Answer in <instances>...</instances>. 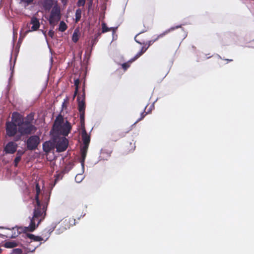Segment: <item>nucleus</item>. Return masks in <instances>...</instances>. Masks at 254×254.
<instances>
[{
    "label": "nucleus",
    "instance_id": "obj_1",
    "mask_svg": "<svg viewBox=\"0 0 254 254\" xmlns=\"http://www.w3.org/2000/svg\"><path fill=\"white\" fill-rule=\"evenodd\" d=\"M71 129L70 123L67 120L65 121L61 114H59L56 118L50 133V135L65 137L68 135Z\"/></svg>",
    "mask_w": 254,
    "mask_h": 254
},
{
    "label": "nucleus",
    "instance_id": "obj_2",
    "mask_svg": "<svg viewBox=\"0 0 254 254\" xmlns=\"http://www.w3.org/2000/svg\"><path fill=\"white\" fill-rule=\"evenodd\" d=\"M35 190L36 192L35 195L36 205L34 209L33 216L30 218V220L35 222V224L37 226H38L41 221L44 218L46 211H43V207L41 205L39 196L41 192V189L38 183L36 184Z\"/></svg>",
    "mask_w": 254,
    "mask_h": 254
},
{
    "label": "nucleus",
    "instance_id": "obj_3",
    "mask_svg": "<svg viewBox=\"0 0 254 254\" xmlns=\"http://www.w3.org/2000/svg\"><path fill=\"white\" fill-rule=\"evenodd\" d=\"M37 130L36 127L33 125H25V123L22 122V123L18 126V131L20 134L16 135L14 140L17 141L21 139L22 135L31 134Z\"/></svg>",
    "mask_w": 254,
    "mask_h": 254
},
{
    "label": "nucleus",
    "instance_id": "obj_4",
    "mask_svg": "<svg viewBox=\"0 0 254 254\" xmlns=\"http://www.w3.org/2000/svg\"><path fill=\"white\" fill-rule=\"evenodd\" d=\"M55 143V148L58 152L65 151L68 146V140L65 136L51 135Z\"/></svg>",
    "mask_w": 254,
    "mask_h": 254
},
{
    "label": "nucleus",
    "instance_id": "obj_5",
    "mask_svg": "<svg viewBox=\"0 0 254 254\" xmlns=\"http://www.w3.org/2000/svg\"><path fill=\"white\" fill-rule=\"evenodd\" d=\"M25 142L27 150L30 151L35 150L37 148L40 143V136L37 135H31Z\"/></svg>",
    "mask_w": 254,
    "mask_h": 254
},
{
    "label": "nucleus",
    "instance_id": "obj_6",
    "mask_svg": "<svg viewBox=\"0 0 254 254\" xmlns=\"http://www.w3.org/2000/svg\"><path fill=\"white\" fill-rule=\"evenodd\" d=\"M61 18V10L60 8L55 6L52 9L48 19L49 22L51 25L53 26V28L60 20Z\"/></svg>",
    "mask_w": 254,
    "mask_h": 254
},
{
    "label": "nucleus",
    "instance_id": "obj_7",
    "mask_svg": "<svg viewBox=\"0 0 254 254\" xmlns=\"http://www.w3.org/2000/svg\"><path fill=\"white\" fill-rule=\"evenodd\" d=\"M77 108L79 112V118L81 123H85V110L86 108L85 101L81 100V97L78 96L77 98Z\"/></svg>",
    "mask_w": 254,
    "mask_h": 254
},
{
    "label": "nucleus",
    "instance_id": "obj_8",
    "mask_svg": "<svg viewBox=\"0 0 254 254\" xmlns=\"http://www.w3.org/2000/svg\"><path fill=\"white\" fill-rule=\"evenodd\" d=\"M80 126L81 128V137L83 141V146L84 148H88L90 141V135L88 134L85 127V123H81Z\"/></svg>",
    "mask_w": 254,
    "mask_h": 254
},
{
    "label": "nucleus",
    "instance_id": "obj_9",
    "mask_svg": "<svg viewBox=\"0 0 254 254\" xmlns=\"http://www.w3.org/2000/svg\"><path fill=\"white\" fill-rule=\"evenodd\" d=\"M6 133L9 137L14 136L18 131V126L13 122H7L6 123Z\"/></svg>",
    "mask_w": 254,
    "mask_h": 254
},
{
    "label": "nucleus",
    "instance_id": "obj_10",
    "mask_svg": "<svg viewBox=\"0 0 254 254\" xmlns=\"http://www.w3.org/2000/svg\"><path fill=\"white\" fill-rule=\"evenodd\" d=\"M18 145L13 142L9 141L7 143L3 148V152L6 154H12L17 151Z\"/></svg>",
    "mask_w": 254,
    "mask_h": 254
},
{
    "label": "nucleus",
    "instance_id": "obj_11",
    "mask_svg": "<svg viewBox=\"0 0 254 254\" xmlns=\"http://www.w3.org/2000/svg\"><path fill=\"white\" fill-rule=\"evenodd\" d=\"M55 148V143L52 138L51 140L46 141L43 143V150L46 153H50Z\"/></svg>",
    "mask_w": 254,
    "mask_h": 254
},
{
    "label": "nucleus",
    "instance_id": "obj_12",
    "mask_svg": "<svg viewBox=\"0 0 254 254\" xmlns=\"http://www.w3.org/2000/svg\"><path fill=\"white\" fill-rule=\"evenodd\" d=\"M38 227L37 225L35 224V222H33L30 220V223L28 226L27 227H19V229L21 233L22 232L25 234H28L27 232H33L34 231L36 228ZM26 238V236L25 237Z\"/></svg>",
    "mask_w": 254,
    "mask_h": 254
},
{
    "label": "nucleus",
    "instance_id": "obj_13",
    "mask_svg": "<svg viewBox=\"0 0 254 254\" xmlns=\"http://www.w3.org/2000/svg\"><path fill=\"white\" fill-rule=\"evenodd\" d=\"M50 198V193L46 192L42 194V198L40 201L41 202V206L43 207V211L47 210V207Z\"/></svg>",
    "mask_w": 254,
    "mask_h": 254
},
{
    "label": "nucleus",
    "instance_id": "obj_14",
    "mask_svg": "<svg viewBox=\"0 0 254 254\" xmlns=\"http://www.w3.org/2000/svg\"><path fill=\"white\" fill-rule=\"evenodd\" d=\"M88 148H84L81 147L80 148V156L79 158V162L81 163L82 173L84 172V162L86 157Z\"/></svg>",
    "mask_w": 254,
    "mask_h": 254
},
{
    "label": "nucleus",
    "instance_id": "obj_15",
    "mask_svg": "<svg viewBox=\"0 0 254 254\" xmlns=\"http://www.w3.org/2000/svg\"><path fill=\"white\" fill-rule=\"evenodd\" d=\"M23 117L17 112H13L12 114L11 121L10 122H13L17 126L20 125L23 122Z\"/></svg>",
    "mask_w": 254,
    "mask_h": 254
},
{
    "label": "nucleus",
    "instance_id": "obj_16",
    "mask_svg": "<svg viewBox=\"0 0 254 254\" xmlns=\"http://www.w3.org/2000/svg\"><path fill=\"white\" fill-rule=\"evenodd\" d=\"M30 24L32 25L30 30H29L26 32L36 31L40 27V22L39 19L34 16H33L30 21Z\"/></svg>",
    "mask_w": 254,
    "mask_h": 254
},
{
    "label": "nucleus",
    "instance_id": "obj_17",
    "mask_svg": "<svg viewBox=\"0 0 254 254\" xmlns=\"http://www.w3.org/2000/svg\"><path fill=\"white\" fill-rule=\"evenodd\" d=\"M19 52V49H17L16 51H15V57H14V62H13V64H12L11 63V59H12V52H11V55H10V70L11 71V74H10V76L9 78V82H10V80L11 79L12 76H13V72H14V66H15V62H16V58H17V55H18V53Z\"/></svg>",
    "mask_w": 254,
    "mask_h": 254
},
{
    "label": "nucleus",
    "instance_id": "obj_18",
    "mask_svg": "<svg viewBox=\"0 0 254 254\" xmlns=\"http://www.w3.org/2000/svg\"><path fill=\"white\" fill-rule=\"evenodd\" d=\"M60 221L58 222H53L49 228H46L44 230V232H47L48 233L47 237L46 238V239L44 240V242H46L48 240L49 238L50 237L51 234L54 231L55 229L56 228L57 225L60 223Z\"/></svg>",
    "mask_w": 254,
    "mask_h": 254
},
{
    "label": "nucleus",
    "instance_id": "obj_19",
    "mask_svg": "<svg viewBox=\"0 0 254 254\" xmlns=\"http://www.w3.org/2000/svg\"><path fill=\"white\" fill-rule=\"evenodd\" d=\"M117 27H112L110 28H109L107 26L105 23L103 22L102 24V31L100 32L102 33H104L106 32H107L110 30L112 31V34L114 35V33L116 32V31L117 29Z\"/></svg>",
    "mask_w": 254,
    "mask_h": 254
},
{
    "label": "nucleus",
    "instance_id": "obj_20",
    "mask_svg": "<svg viewBox=\"0 0 254 254\" xmlns=\"http://www.w3.org/2000/svg\"><path fill=\"white\" fill-rule=\"evenodd\" d=\"M101 34V33L99 31L97 33H95L94 35L92 37L91 41L88 44L90 45L92 47H94L97 43Z\"/></svg>",
    "mask_w": 254,
    "mask_h": 254
},
{
    "label": "nucleus",
    "instance_id": "obj_21",
    "mask_svg": "<svg viewBox=\"0 0 254 254\" xmlns=\"http://www.w3.org/2000/svg\"><path fill=\"white\" fill-rule=\"evenodd\" d=\"M34 113H31L27 115L25 118L23 117V123H25V125H33L32 124L34 120Z\"/></svg>",
    "mask_w": 254,
    "mask_h": 254
},
{
    "label": "nucleus",
    "instance_id": "obj_22",
    "mask_svg": "<svg viewBox=\"0 0 254 254\" xmlns=\"http://www.w3.org/2000/svg\"><path fill=\"white\" fill-rule=\"evenodd\" d=\"M148 47H142L141 49L139 51L133 58H131L129 60V62H133L135 61L136 60H137L138 58H139L143 53H144L147 49H148Z\"/></svg>",
    "mask_w": 254,
    "mask_h": 254
},
{
    "label": "nucleus",
    "instance_id": "obj_23",
    "mask_svg": "<svg viewBox=\"0 0 254 254\" xmlns=\"http://www.w3.org/2000/svg\"><path fill=\"white\" fill-rule=\"evenodd\" d=\"M26 238H29L34 242H40L43 240H44V238L42 237L35 236L32 234H26Z\"/></svg>",
    "mask_w": 254,
    "mask_h": 254
},
{
    "label": "nucleus",
    "instance_id": "obj_24",
    "mask_svg": "<svg viewBox=\"0 0 254 254\" xmlns=\"http://www.w3.org/2000/svg\"><path fill=\"white\" fill-rule=\"evenodd\" d=\"M52 0H45L43 3V6L45 9L49 10L53 6Z\"/></svg>",
    "mask_w": 254,
    "mask_h": 254
},
{
    "label": "nucleus",
    "instance_id": "obj_25",
    "mask_svg": "<svg viewBox=\"0 0 254 254\" xmlns=\"http://www.w3.org/2000/svg\"><path fill=\"white\" fill-rule=\"evenodd\" d=\"M17 244L14 241L6 242L4 244V246L6 248H13L17 246Z\"/></svg>",
    "mask_w": 254,
    "mask_h": 254
},
{
    "label": "nucleus",
    "instance_id": "obj_26",
    "mask_svg": "<svg viewBox=\"0 0 254 254\" xmlns=\"http://www.w3.org/2000/svg\"><path fill=\"white\" fill-rule=\"evenodd\" d=\"M67 28V26L64 21H61L60 22L58 30L61 32L65 31Z\"/></svg>",
    "mask_w": 254,
    "mask_h": 254
},
{
    "label": "nucleus",
    "instance_id": "obj_27",
    "mask_svg": "<svg viewBox=\"0 0 254 254\" xmlns=\"http://www.w3.org/2000/svg\"><path fill=\"white\" fill-rule=\"evenodd\" d=\"M78 30L76 29L74 30L72 36V40L73 42L76 43L79 40V35H78Z\"/></svg>",
    "mask_w": 254,
    "mask_h": 254
},
{
    "label": "nucleus",
    "instance_id": "obj_28",
    "mask_svg": "<svg viewBox=\"0 0 254 254\" xmlns=\"http://www.w3.org/2000/svg\"><path fill=\"white\" fill-rule=\"evenodd\" d=\"M81 171V173L77 174L75 177V181L76 183H79L82 182V181L84 179V177L83 175V174Z\"/></svg>",
    "mask_w": 254,
    "mask_h": 254
},
{
    "label": "nucleus",
    "instance_id": "obj_29",
    "mask_svg": "<svg viewBox=\"0 0 254 254\" xmlns=\"http://www.w3.org/2000/svg\"><path fill=\"white\" fill-rule=\"evenodd\" d=\"M12 234L10 235L7 236V238H15L17 237L20 234H21V232L20 231V230L18 227H17V231H14V228H13V231L12 232Z\"/></svg>",
    "mask_w": 254,
    "mask_h": 254
},
{
    "label": "nucleus",
    "instance_id": "obj_30",
    "mask_svg": "<svg viewBox=\"0 0 254 254\" xmlns=\"http://www.w3.org/2000/svg\"><path fill=\"white\" fill-rule=\"evenodd\" d=\"M94 47L91 46L90 45L88 44L87 47H86V50H85V55L88 57V58H90L92 51L93 50Z\"/></svg>",
    "mask_w": 254,
    "mask_h": 254
},
{
    "label": "nucleus",
    "instance_id": "obj_31",
    "mask_svg": "<svg viewBox=\"0 0 254 254\" xmlns=\"http://www.w3.org/2000/svg\"><path fill=\"white\" fill-rule=\"evenodd\" d=\"M81 10L80 8H78L76 10L75 14V20L76 22H78L81 18Z\"/></svg>",
    "mask_w": 254,
    "mask_h": 254
},
{
    "label": "nucleus",
    "instance_id": "obj_32",
    "mask_svg": "<svg viewBox=\"0 0 254 254\" xmlns=\"http://www.w3.org/2000/svg\"><path fill=\"white\" fill-rule=\"evenodd\" d=\"M147 105L144 108V111L142 112L141 114H140V117L137 120V121L133 124V125H135V124H136L137 122H138L139 121L142 120L144 117L145 116L147 115L146 114V112H145V110L147 107Z\"/></svg>",
    "mask_w": 254,
    "mask_h": 254
},
{
    "label": "nucleus",
    "instance_id": "obj_33",
    "mask_svg": "<svg viewBox=\"0 0 254 254\" xmlns=\"http://www.w3.org/2000/svg\"><path fill=\"white\" fill-rule=\"evenodd\" d=\"M131 62H129V61L127 62L124 63L122 64V68L125 70H127L130 64L129 63H131Z\"/></svg>",
    "mask_w": 254,
    "mask_h": 254
},
{
    "label": "nucleus",
    "instance_id": "obj_34",
    "mask_svg": "<svg viewBox=\"0 0 254 254\" xmlns=\"http://www.w3.org/2000/svg\"><path fill=\"white\" fill-rule=\"evenodd\" d=\"M146 31V30H142V31H141L139 32L137 34H136V36H135V37H134V40L135 41V42H136V43H137L139 44L140 45H142V44H144V42H140L139 41L137 40L136 39V37H137L138 35H140V34L144 33V32H145Z\"/></svg>",
    "mask_w": 254,
    "mask_h": 254
},
{
    "label": "nucleus",
    "instance_id": "obj_35",
    "mask_svg": "<svg viewBox=\"0 0 254 254\" xmlns=\"http://www.w3.org/2000/svg\"><path fill=\"white\" fill-rule=\"evenodd\" d=\"M21 158L20 157H18L16 156V157L15 158L13 162L14 166L15 167H17L18 164L19 162V161L21 160Z\"/></svg>",
    "mask_w": 254,
    "mask_h": 254
},
{
    "label": "nucleus",
    "instance_id": "obj_36",
    "mask_svg": "<svg viewBox=\"0 0 254 254\" xmlns=\"http://www.w3.org/2000/svg\"><path fill=\"white\" fill-rule=\"evenodd\" d=\"M42 244V243L40 242L38 245L36 246H33V248H27V250L28 252H34L36 249L38 247H39Z\"/></svg>",
    "mask_w": 254,
    "mask_h": 254
},
{
    "label": "nucleus",
    "instance_id": "obj_37",
    "mask_svg": "<svg viewBox=\"0 0 254 254\" xmlns=\"http://www.w3.org/2000/svg\"><path fill=\"white\" fill-rule=\"evenodd\" d=\"M22 253V251L21 249L19 248H16L12 250V253L13 254H21Z\"/></svg>",
    "mask_w": 254,
    "mask_h": 254
},
{
    "label": "nucleus",
    "instance_id": "obj_38",
    "mask_svg": "<svg viewBox=\"0 0 254 254\" xmlns=\"http://www.w3.org/2000/svg\"><path fill=\"white\" fill-rule=\"evenodd\" d=\"M25 153V151L22 150H18L16 151V156L21 158L22 156Z\"/></svg>",
    "mask_w": 254,
    "mask_h": 254
},
{
    "label": "nucleus",
    "instance_id": "obj_39",
    "mask_svg": "<svg viewBox=\"0 0 254 254\" xmlns=\"http://www.w3.org/2000/svg\"><path fill=\"white\" fill-rule=\"evenodd\" d=\"M85 3V0H78L77 5L79 7L84 6Z\"/></svg>",
    "mask_w": 254,
    "mask_h": 254
},
{
    "label": "nucleus",
    "instance_id": "obj_40",
    "mask_svg": "<svg viewBox=\"0 0 254 254\" xmlns=\"http://www.w3.org/2000/svg\"><path fill=\"white\" fill-rule=\"evenodd\" d=\"M158 100V98H157L155 101H154V102L153 103V104H151V105L149 107V109H148L147 111L146 112V114H147L148 113H149L152 110V109L154 108V104L155 102L157 101V100Z\"/></svg>",
    "mask_w": 254,
    "mask_h": 254
},
{
    "label": "nucleus",
    "instance_id": "obj_41",
    "mask_svg": "<svg viewBox=\"0 0 254 254\" xmlns=\"http://www.w3.org/2000/svg\"><path fill=\"white\" fill-rule=\"evenodd\" d=\"M174 28H171L166 31H165L164 32L161 33V34H160V37H162L163 36H164V35H165L166 34H168L171 30H174Z\"/></svg>",
    "mask_w": 254,
    "mask_h": 254
},
{
    "label": "nucleus",
    "instance_id": "obj_42",
    "mask_svg": "<svg viewBox=\"0 0 254 254\" xmlns=\"http://www.w3.org/2000/svg\"><path fill=\"white\" fill-rule=\"evenodd\" d=\"M53 28H54V27H53V28L52 27V28L51 29H50V30L49 31V32H48V35H49V36L51 38H53L54 35V31H53Z\"/></svg>",
    "mask_w": 254,
    "mask_h": 254
},
{
    "label": "nucleus",
    "instance_id": "obj_43",
    "mask_svg": "<svg viewBox=\"0 0 254 254\" xmlns=\"http://www.w3.org/2000/svg\"><path fill=\"white\" fill-rule=\"evenodd\" d=\"M79 83H80V81L78 78L74 80V86H75V87L78 88Z\"/></svg>",
    "mask_w": 254,
    "mask_h": 254
},
{
    "label": "nucleus",
    "instance_id": "obj_44",
    "mask_svg": "<svg viewBox=\"0 0 254 254\" xmlns=\"http://www.w3.org/2000/svg\"><path fill=\"white\" fill-rule=\"evenodd\" d=\"M64 230H65V228H63L62 229V231H61L60 229H57V230H56L55 233H56V234H57V235H59V234H60L61 233H63Z\"/></svg>",
    "mask_w": 254,
    "mask_h": 254
},
{
    "label": "nucleus",
    "instance_id": "obj_45",
    "mask_svg": "<svg viewBox=\"0 0 254 254\" xmlns=\"http://www.w3.org/2000/svg\"><path fill=\"white\" fill-rule=\"evenodd\" d=\"M61 179H62L61 174H58V175H57L56 178L55 179V184H54V186H55L56 182Z\"/></svg>",
    "mask_w": 254,
    "mask_h": 254
},
{
    "label": "nucleus",
    "instance_id": "obj_46",
    "mask_svg": "<svg viewBox=\"0 0 254 254\" xmlns=\"http://www.w3.org/2000/svg\"><path fill=\"white\" fill-rule=\"evenodd\" d=\"M40 30L42 32V33L44 35V36L45 37V39L46 40V42L48 43L47 36V34H46V31H44V30Z\"/></svg>",
    "mask_w": 254,
    "mask_h": 254
},
{
    "label": "nucleus",
    "instance_id": "obj_47",
    "mask_svg": "<svg viewBox=\"0 0 254 254\" xmlns=\"http://www.w3.org/2000/svg\"><path fill=\"white\" fill-rule=\"evenodd\" d=\"M21 1L26 3L27 4L31 3L34 0H20Z\"/></svg>",
    "mask_w": 254,
    "mask_h": 254
},
{
    "label": "nucleus",
    "instance_id": "obj_48",
    "mask_svg": "<svg viewBox=\"0 0 254 254\" xmlns=\"http://www.w3.org/2000/svg\"><path fill=\"white\" fill-rule=\"evenodd\" d=\"M79 96L81 97V100L85 101V93H82V95Z\"/></svg>",
    "mask_w": 254,
    "mask_h": 254
},
{
    "label": "nucleus",
    "instance_id": "obj_49",
    "mask_svg": "<svg viewBox=\"0 0 254 254\" xmlns=\"http://www.w3.org/2000/svg\"><path fill=\"white\" fill-rule=\"evenodd\" d=\"M42 236H43V237H46V238H47V236H48V233H47V232H44V231H43V232H42Z\"/></svg>",
    "mask_w": 254,
    "mask_h": 254
},
{
    "label": "nucleus",
    "instance_id": "obj_50",
    "mask_svg": "<svg viewBox=\"0 0 254 254\" xmlns=\"http://www.w3.org/2000/svg\"><path fill=\"white\" fill-rule=\"evenodd\" d=\"M78 87H75V92L74 93V97H75L77 95V94L78 93Z\"/></svg>",
    "mask_w": 254,
    "mask_h": 254
},
{
    "label": "nucleus",
    "instance_id": "obj_51",
    "mask_svg": "<svg viewBox=\"0 0 254 254\" xmlns=\"http://www.w3.org/2000/svg\"><path fill=\"white\" fill-rule=\"evenodd\" d=\"M75 221L76 220L75 219H72V220H70V222H73V224H72V225H75L76 224V222H75Z\"/></svg>",
    "mask_w": 254,
    "mask_h": 254
},
{
    "label": "nucleus",
    "instance_id": "obj_52",
    "mask_svg": "<svg viewBox=\"0 0 254 254\" xmlns=\"http://www.w3.org/2000/svg\"><path fill=\"white\" fill-rule=\"evenodd\" d=\"M82 93H85V84H84L83 87H82Z\"/></svg>",
    "mask_w": 254,
    "mask_h": 254
},
{
    "label": "nucleus",
    "instance_id": "obj_53",
    "mask_svg": "<svg viewBox=\"0 0 254 254\" xmlns=\"http://www.w3.org/2000/svg\"><path fill=\"white\" fill-rule=\"evenodd\" d=\"M112 36H113V40L116 39V38L117 37V35L115 34V33H114V35L112 34Z\"/></svg>",
    "mask_w": 254,
    "mask_h": 254
},
{
    "label": "nucleus",
    "instance_id": "obj_54",
    "mask_svg": "<svg viewBox=\"0 0 254 254\" xmlns=\"http://www.w3.org/2000/svg\"><path fill=\"white\" fill-rule=\"evenodd\" d=\"M225 60L229 61V62H232L233 61V60H229V59H225Z\"/></svg>",
    "mask_w": 254,
    "mask_h": 254
},
{
    "label": "nucleus",
    "instance_id": "obj_55",
    "mask_svg": "<svg viewBox=\"0 0 254 254\" xmlns=\"http://www.w3.org/2000/svg\"><path fill=\"white\" fill-rule=\"evenodd\" d=\"M64 102H65V101L63 103V104H62L63 108H64Z\"/></svg>",
    "mask_w": 254,
    "mask_h": 254
},
{
    "label": "nucleus",
    "instance_id": "obj_56",
    "mask_svg": "<svg viewBox=\"0 0 254 254\" xmlns=\"http://www.w3.org/2000/svg\"><path fill=\"white\" fill-rule=\"evenodd\" d=\"M85 214H86L85 213L82 214V215H81V217H83L85 215Z\"/></svg>",
    "mask_w": 254,
    "mask_h": 254
},
{
    "label": "nucleus",
    "instance_id": "obj_57",
    "mask_svg": "<svg viewBox=\"0 0 254 254\" xmlns=\"http://www.w3.org/2000/svg\"><path fill=\"white\" fill-rule=\"evenodd\" d=\"M2 252V249L0 248V254Z\"/></svg>",
    "mask_w": 254,
    "mask_h": 254
},
{
    "label": "nucleus",
    "instance_id": "obj_58",
    "mask_svg": "<svg viewBox=\"0 0 254 254\" xmlns=\"http://www.w3.org/2000/svg\"><path fill=\"white\" fill-rule=\"evenodd\" d=\"M135 148V145H134V146H133V150H134Z\"/></svg>",
    "mask_w": 254,
    "mask_h": 254
},
{
    "label": "nucleus",
    "instance_id": "obj_59",
    "mask_svg": "<svg viewBox=\"0 0 254 254\" xmlns=\"http://www.w3.org/2000/svg\"><path fill=\"white\" fill-rule=\"evenodd\" d=\"M82 217L81 216L78 218V219L79 220Z\"/></svg>",
    "mask_w": 254,
    "mask_h": 254
}]
</instances>
